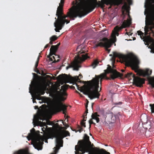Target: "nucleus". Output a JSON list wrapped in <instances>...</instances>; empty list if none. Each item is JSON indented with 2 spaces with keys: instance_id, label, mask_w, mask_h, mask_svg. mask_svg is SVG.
I'll return each mask as SVG.
<instances>
[{
  "instance_id": "36",
  "label": "nucleus",
  "mask_w": 154,
  "mask_h": 154,
  "mask_svg": "<svg viewBox=\"0 0 154 154\" xmlns=\"http://www.w3.org/2000/svg\"><path fill=\"white\" fill-rule=\"evenodd\" d=\"M49 47V45H48L47 44L46 45V46H45V48H46L48 47Z\"/></svg>"
},
{
  "instance_id": "2",
  "label": "nucleus",
  "mask_w": 154,
  "mask_h": 154,
  "mask_svg": "<svg viewBox=\"0 0 154 154\" xmlns=\"http://www.w3.org/2000/svg\"><path fill=\"white\" fill-rule=\"evenodd\" d=\"M107 66V69L104 70V73L100 75H96L92 80L88 82V83L87 85H84L82 87H80L75 83V85L77 87V89L84 94L88 95L91 100L95 98H99L100 94L98 92V90L99 87V83L100 82L101 85V80L106 76V74L109 73H112L110 76L112 79L123 75L122 74L112 69L109 65H108Z\"/></svg>"
},
{
  "instance_id": "53",
  "label": "nucleus",
  "mask_w": 154,
  "mask_h": 154,
  "mask_svg": "<svg viewBox=\"0 0 154 154\" xmlns=\"http://www.w3.org/2000/svg\"><path fill=\"white\" fill-rule=\"evenodd\" d=\"M66 121H67H67H68V120H66Z\"/></svg>"
},
{
  "instance_id": "5",
  "label": "nucleus",
  "mask_w": 154,
  "mask_h": 154,
  "mask_svg": "<svg viewBox=\"0 0 154 154\" xmlns=\"http://www.w3.org/2000/svg\"><path fill=\"white\" fill-rule=\"evenodd\" d=\"M91 117V118L88 121L89 128H91V124H94L93 120H95L97 123L99 122L102 125L109 126L110 125L114 124L116 119V115L110 111L102 112L100 115H98L97 113H92Z\"/></svg>"
},
{
  "instance_id": "44",
  "label": "nucleus",
  "mask_w": 154,
  "mask_h": 154,
  "mask_svg": "<svg viewBox=\"0 0 154 154\" xmlns=\"http://www.w3.org/2000/svg\"><path fill=\"white\" fill-rule=\"evenodd\" d=\"M68 117L67 116H66V118H65V120H66V118Z\"/></svg>"
},
{
  "instance_id": "9",
  "label": "nucleus",
  "mask_w": 154,
  "mask_h": 154,
  "mask_svg": "<svg viewBox=\"0 0 154 154\" xmlns=\"http://www.w3.org/2000/svg\"><path fill=\"white\" fill-rule=\"evenodd\" d=\"M34 129L30 130L31 132L26 137L28 140H31L33 146L38 150H41L42 149L44 138L39 134H36L34 132Z\"/></svg>"
},
{
  "instance_id": "12",
  "label": "nucleus",
  "mask_w": 154,
  "mask_h": 154,
  "mask_svg": "<svg viewBox=\"0 0 154 154\" xmlns=\"http://www.w3.org/2000/svg\"><path fill=\"white\" fill-rule=\"evenodd\" d=\"M70 134L67 131H62L53 134V137L55 138L56 147H54V152L50 154H56L60 147L63 146L62 139L64 137L69 136Z\"/></svg>"
},
{
  "instance_id": "45",
  "label": "nucleus",
  "mask_w": 154,
  "mask_h": 154,
  "mask_svg": "<svg viewBox=\"0 0 154 154\" xmlns=\"http://www.w3.org/2000/svg\"><path fill=\"white\" fill-rule=\"evenodd\" d=\"M91 107L92 109V108H93V104H92V105L91 106Z\"/></svg>"
},
{
  "instance_id": "18",
  "label": "nucleus",
  "mask_w": 154,
  "mask_h": 154,
  "mask_svg": "<svg viewBox=\"0 0 154 154\" xmlns=\"http://www.w3.org/2000/svg\"><path fill=\"white\" fill-rule=\"evenodd\" d=\"M60 44V43H58L56 45H52L50 50V56H52L53 55H54L57 58H60V57L58 55L55 54V53L56 52L58 49V46Z\"/></svg>"
},
{
  "instance_id": "37",
  "label": "nucleus",
  "mask_w": 154,
  "mask_h": 154,
  "mask_svg": "<svg viewBox=\"0 0 154 154\" xmlns=\"http://www.w3.org/2000/svg\"><path fill=\"white\" fill-rule=\"evenodd\" d=\"M35 109H38V106H35Z\"/></svg>"
},
{
  "instance_id": "35",
  "label": "nucleus",
  "mask_w": 154,
  "mask_h": 154,
  "mask_svg": "<svg viewBox=\"0 0 154 154\" xmlns=\"http://www.w3.org/2000/svg\"><path fill=\"white\" fill-rule=\"evenodd\" d=\"M127 34L128 35H131L132 34V33H130V32H128V33L127 32Z\"/></svg>"
},
{
  "instance_id": "33",
  "label": "nucleus",
  "mask_w": 154,
  "mask_h": 154,
  "mask_svg": "<svg viewBox=\"0 0 154 154\" xmlns=\"http://www.w3.org/2000/svg\"><path fill=\"white\" fill-rule=\"evenodd\" d=\"M122 104V103L121 102H120L118 103H115V104L116 105H120V104Z\"/></svg>"
},
{
  "instance_id": "19",
  "label": "nucleus",
  "mask_w": 154,
  "mask_h": 154,
  "mask_svg": "<svg viewBox=\"0 0 154 154\" xmlns=\"http://www.w3.org/2000/svg\"><path fill=\"white\" fill-rule=\"evenodd\" d=\"M88 102H89L88 101L87 102L86 104L85 105V107H86V111L85 113V116H83V119L81 122V125L82 126H84V127H86V126H85V121L86 120L87 117H86V116H87V113H88Z\"/></svg>"
},
{
  "instance_id": "43",
  "label": "nucleus",
  "mask_w": 154,
  "mask_h": 154,
  "mask_svg": "<svg viewBox=\"0 0 154 154\" xmlns=\"http://www.w3.org/2000/svg\"><path fill=\"white\" fill-rule=\"evenodd\" d=\"M37 73H39V74H40V73L39 72H38V71H35Z\"/></svg>"
},
{
  "instance_id": "41",
  "label": "nucleus",
  "mask_w": 154,
  "mask_h": 154,
  "mask_svg": "<svg viewBox=\"0 0 154 154\" xmlns=\"http://www.w3.org/2000/svg\"><path fill=\"white\" fill-rule=\"evenodd\" d=\"M121 71L122 72H123L125 71V70L124 69H122L121 70Z\"/></svg>"
},
{
  "instance_id": "34",
  "label": "nucleus",
  "mask_w": 154,
  "mask_h": 154,
  "mask_svg": "<svg viewBox=\"0 0 154 154\" xmlns=\"http://www.w3.org/2000/svg\"><path fill=\"white\" fill-rule=\"evenodd\" d=\"M105 154H110V153L109 152H107L106 151L105 152ZM94 154H96L94 153Z\"/></svg>"
},
{
  "instance_id": "21",
  "label": "nucleus",
  "mask_w": 154,
  "mask_h": 154,
  "mask_svg": "<svg viewBox=\"0 0 154 154\" xmlns=\"http://www.w3.org/2000/svg\"><path fill=\"white\" fill-rule=\"evenodd\" d=\"M149 84L154 88V77L151 78L149 80Z\"/></svg>"
},
{
  "instance_id": "6",
  "label": "nucleus",
  "mask_w": 154,
  "mask_h": 154,
  "mask_svg": "<svg viewBox=\"0 0 154 154\" xmlns=\"http://www.w3.org/2000/svg\"><path fill=\"white\" fill-rule=\"evenodd\" d=\"M131 19H128L127 20L124 21L122 23V27H119L118 26L115 27L111 35L112 40L108 39L105 37L100 38L98 40H97L96 42L97 44L95 45L94 48H95L98 46L103 47L109 53L110 50L108 48L111 47L113 44L116 41V35L118 34L117 31L123 28L129 26L131 23Z\"/></svg>"
},
{
  "instance_id": "27",
  "label": "nucleus",
  "mask_w": 154,
  "mask_h": 154,
  "mask_svg": "<svg viewBox=\"0 0 154 154\" xmlns=\"http://www.w3.org/2000/svg\"><path fill=\"white\" fill-rule=\"evenodd\" d=\"M62 121V123L63 124V125L65 126L64 128L65 129H66L67 128H68L69 127V125H67L65 123L62 121Z\"/></svg>"
},
{
  "instance_id": "49",
  "label": "nucleus",
  "mask_w": 154,
  "mask_h": 154,
  "mask_svg": "<svg viewBox=\"0 0 154 154\" xmlns=\"http://www.w3.org/2000/svg\"><path fill=\"white\" fill-rule=\"evenodd\" d=\"M72 20H74V18H73V19H72Z\"/></svg>"
},
{
  "instance_id": "26",
  "label": "nucleus",
  "mask_w": 154,
  "mask_h": 154,
  "mask_svg": "<svg viewBox=\"0 0 154 154\" xmlns=\"http://www.w3.org/2000/svg\"><path fill=\"white\" fill-rule=\"evenodd\" d=\"M123 7L127 10V12L128 11V9L129 8V7L127 6L126 4H125Z\"/></svg>"
},
{
  "instance_id": "3",
  "label": "nucleus",
  "mask_w": 154,
  "mask_h": 154,
  "mask_svg": "<svg viewBox=\"0 0 154 154\" xmlns=\"http://www.w3.org/2000/svg\"><path fill=\"white\" fill-rule=\"evenodd\" d=\"M152 4H154V0H145L144 5V7L145 8L144 12L145 15H146V9L149 6H151ZM153 17L150 18L147 16H146L145 18V26L144 28L145 31L144 35L143 33L140 31H138L137 33L139 35L143 41L144 42L145 45H149L150 44L149 46L148 47V48L151 50V53H154V40L151 38L149 35L146 36L148 34V32L150 30L151 31V34L154 36V32L152 29L154 28V13L153 15Z\"/></svg>"
},
{
  "instance_id": "39",
  "label": "nucleus",
  "mask_w": 154,
  "mask_h": 154,
  "mask_svg": "<svg viewBox=\"0 0 154 154\" xmlns=\"http://www.w3.org/2000/svg\"><path fill=\"white\" fill-rule=\"evenodd\" d=\"M55 125L56 126V127H58L59 126V125L58 123H56Z\"/></svg>"
},
{
  "instance_id": "22",
  "label": "nucleus",
  "mask_w": 154,
  "mask_h": 154,
  "mask_svg": "<svg viewBox=\"0 0 154 154\" xmlns=\"http://www.w3.org/2000/svg\"><path fill=\"white\" fill-rule=\"evenodd\" d=\"M26 151L24 150H20L17 151L15 152L14 154H26Z\"/></svg>"
},
{
  "instance_id": "30",
  "label": "nucleus",
  "mask_w": 154,
  "mask_h": 154,
  "mask_svg": "<svg viewBox=\"0 0 154 154\" xmlns=\"http://www.w3.org/2000/svg\"><path fill=\"white\" fill-rule=\"evenodd\" d=\"M51 56H50V54H49V55L48 56V57L49 58V60L51 61H52L53 60L52 59V58L50 57Z\"/></svg>"
},
{
  "instance_id": "15",
  "label": "nucleus",
  "mask_w": 154,
  "mask_h": 154,
  "mask_svg": "<svg viewBox=\"0 0 154 154\" xmlns=\"http://www.w3.org/2000/svg\"><path fill=\"white\" fill-rule=\"evenodd\" d=\"M141 119L142 123L143 128L140 130L143 131L150 129L151 127V123L150 121L148 120L147 115L145 114L142 115Z\"/></svg>"
},
{
  "instance_id": "51",
  "label": "nucleus",
  "mask_w": 154,
  "mask_h": 154,
  "mask_svg": "<svg viewBox=\"0 0 154 154\" xmlns=\"http://www.w3.org/2000/svg\"><path fill=\"white\" fill-rule=\"evenodd\" d=\"M81 76V75H79V76Z\"/></svg>"
},
{
  "instance_id": "10",
  "label": "nucleus",
  "mask_w": 154,
  "mask_h": 154,
  "mask_svg": "<svg viewBox=\"0 0 154 154\" xmlns=\"http://www.w3.org/2000/svg\"><path fill=\"white\" fill-rule=\"evenodd\" d=\"M82 46L80 45L79 46L77 49V50L78 49H80V50L78 52L77 55L75 57V61L72 63V65H69L66 67V69L67 70L70 68L73 67V70L78 71L80 67V66L78 65V64L80 63L82 61H84L88 57L86 54H82L84 53V48L83 47L82 48Z\"/></svg>"
},
{
  "instance_id": "13",
  "label": "nucleus",
  "mask_w": 154,
  "mask_h": 154,
  "mask_svg": "<svg viewBox=\"0 0 154 154\" xmlns=\"http://www.w3.org/2000/svg\"><path fill=\"white\" fill-rule=\"evenodd\" d=\"M39 120L43 121V119L41 118L39 115L37 114V115H34L32 123L34 125V127L35 126H39L41 127L45 126H46L45 128L44 127L42 128V130L44 133L43 135H45L46 134L45 131L46 128H47V126L46 125V123L39 121Z\"/></svg>"
},
{
  "instance_id": "50",
  "label": "nucleus",
  "mask_w": 154,
  "mask_h": 154,
  "mask_svg": "<svg viewBox=\"0 0 154 154\" xmlns=\"http://www.w3.org/2000/svg\"><path fill=\"white\" fill-rule=\"evenodd\" d=\"M105 146H107V145H105Z\"/></svg>"
},
{
  "instance_id": "40",
  "label": "nucleus",
  "mask_w": 154,
  "mask_h": 154,
  "mask_svg": "<svg viewBox=\"0 0 154 154\" xmlns=\"http://www.w3.org/2000/svg\"><path fill=\"white\" fill-rule=\"evenodd\" d=\"M49 43L51 45L53 44V42H51V41L49 42Z\"/></svg>"
},
{
  "instance_id": "47",
  "label": "nucleus",
  "mask_w": 154,
  "mask_h": 154,
  "mask_svg": "<svg viewBox=\"0 0 154 154\" xmlns=\"http://www.w3.org/2000/svg\"><path fill=\"white\" fill-rule=\"evenodd\" d=\"M45 143H48V141H47V140H45Z\"/></svg>"
},
{
  "instance_id": "31",
  "label": "nucleus",
  "mask_w": 154,
  "mask_h": 154,
  "mask_svg": "<svg viewBox=\"0 0 154 154\" xmlns=\"http://www.w3.org/2000/svg\"><path fill=\"white\" fill-rule=\"evenodd\" d=\"M43 119V120H46V121L47 122V124H48V125H51V124L50 123L49 121H48L47 120L45 119Z\"/></svg>"
},
{
  "instance_id": "25",
  "label": "nucleus",
  "mask_w": 154,
  "mask_h": 154,
  "mask_svg": "<svg viewBox=\"0 0 154 154\" xmlns=\"http://www.w3.org/2000/svg\"><path fill=\"white\" fill-rule=\"evenodd\" d=\"M57 37L56 35H53L50 38V40L51 41H54L57 39Z\"/></svg>"
},
{
  "instance_id": "54",
  "label": "nucleus",
  "mask_w": 154,
  "mask_h": 154,
  "mask_svg": "<svg viewBox=\"0 0 154 154\" xmlns=\"http://www.w3.org/2000/svg\"><path fill=\"white\" fill-rule=\"evenodd\" d=\"M75 154H77L76 153V152H75Z\"/></svg>"
},
{
  "instance_id": "28",
  "label": "nucleus",
  "mask_w": 154,
  "mask_h": 154,
  "mask_svg": "<svg viewBox=\"0 0 154 154\" xmlns=\"http://www.w3.org/2000/svg\"><path fill=\"white\" fill-rule=\"evenodd\" d=\"M39 60V58L38 57L37 60V61H36V63H35V67L36 68L38 66Z\"/></svg>"
},
{
  "instance_id": "29",
  "label": "nucleus",
  "mask_w": 154,
  "mask_h": 154,
  "mask_svg": "<svg viewBox=\"0 0 154 154\" xmlns=\"http://www.w3.org/2000/svg\"><path fill=\"white\" fill-rule=\"evenodd\" d=\"M53 57L54 59V60L52 62V63H55L56 62H57L59 61L60 60L59 59L57 60V61H56L55 59V57L54 56H53Z\"/></svg>"
},
{
  "instance_id": "20",
  "label": "nucleus",
  "mask_w": 154,
  "mask_h": 154,
  "mask_svg": "<svg viewBox=\"0 0 154 154\" xmlns=\"http://www.w3.org/2000/svg\"><path fill=\"white\" fill-rule=\"evenodd\" d=\"M140 132L143 134H145L146 135L147 137H149L151 133L150 132V131H149V130H148L147 131L146 130L145 131H143L142 130H140Z\"/></svg>"
},
{
  "instance_id": "38",
  "label": "nucleus",
  "mask_w": 154,
  "mask_h": 154,
  "mask_svg": "<svg viewBox=\"0 0 154 154\" xmlns=\"http://www.w3.org/2000/svg\"><path fill=\"white\" fill-rule=\"evenodd\" d=\"M82 128H81L80 130H79V132L80 133L82 132Z\"/></svg>"
},
{
  "instance_id": "16",
  "label": "nucleus",
  "mask_w": 154,
  "mask_h": 154,
  "mask_svg": "<svg viewBox=\"0 0 154 154\" xmlns=\"http://www.w3.org/2000/svg\"><path fill=\"white\" fill-rule=\"evenodd\" d=\"M125 77L126 78L132 77L133 78L134 84L138 87H141L142 85L144 83V80L143 79L138 77H136L132 73H128L125 75Z\"/></svg>"
},
{
  "instance_id": "32",
  "label": "nucleus",
  "mask_w": 154,
  "mask_h": 154,
  "mask_svg": "<svg viewBox=\"0 0 154 154\" xmlns=\"http://www.w3.org/2000/svg\"><path fill=\"white\" fill-rule=\"evenodd\" d=\"M144 153H148V152H147V150L146 149H145V148L144 147Z\"/></svg>"
},
{
  "instance_id": "14",
  "label": "nucleus",
  "mask_w": 154,
  "mask_h": 154,
  "mask_svg": "<svg viewBox=\"0 0 154 154\" xmlns=\"http://www.w3.org/2000/svg\"><path fill=\"white\" fill-rule=\"evenodd\" d=\"M59 76L60 77V82L61 85H63L64 83H69L70 80H72L75 82H80L79 77L77 76L70 78L66 75H60Z\"/></svg>"
},
{
  "instance_id": "46",
  "label": "nucleus",
  "mask_w": 154,
  "mask_h": 154,
  "mask_svg": "<svg viewBox=\"0 0 154 154\" xmlns=\"http://www.w3.org/2000/svg\"><path fill=\"white\" fill-rule=\"evenodd\" d=\"M101 150L102 151H104V150L103 149H101Z\"/></svg>"
},
{
  "instance_id": "11",
  "label": "nucleus",
  "mask_w": 154,
  "mask_h": 154,
  "mask_svg": "<svg viewBox=\"0 0 154 154\" xmlns=\"http://www.w3.org/2000/svg\"><path fill=\"white\" fill-rule=\"evenodd\" d=\"M79 142H80L79 144L75 146V150L81 151L82 154H84L85 152H88L89 154L92 153L91 148L92 145L89 140V137L86 134H85L83 140L79 141Z\"/></svg>"
},
{
  "instance_id": "8",
  "label": "nucleus",
  "mask_w": 154,
  "mask_h": 154,
  "mask_svg": "<svg viewBox=\"0 0 154 154\" xmlns=\"http://www.w3.org/2000/svg\"><path fill=\"white\" fill-rule=\"evenodd\" d=\"M47 85L45 83L36 85L35 82L32 81L29 85V93H30L33 99V103H36L34 99L40 100L41 98L39 97L41 95H43L45 91L47 90Z\"/></svg>"
},
{
  "instance_id": "17",
  "label": "nucleus",
  "mask_w": 154,
  "mask_h": 154,
  "mask_svg": "<svg viewBox=\"0 0 154 154\" xmlns=\"http://www.w3.org/2000/svg\"><path fill=\"white\" fill-rule=\"evenodd\" d=\"M100 5L102 7L104 4L106 5H118L122 3L121 0H101L99 1Z\"/></svg>"
},
{
  "instance_id": "7",
  "label": "nucleus",
  "mask_w": 154,
  "mask_h": 154,
  "mask_svg": "<svg viewBox=\"0 0 154 154\" xmlns=\"http://www.w3.org/2000/svg\"><path fill=\"white\" fill-rule=\"evenodd\" d=\"M67 85H64L61 87L60 91H57V100L46 111L47 114H50L56 112H59L62 111L63 113L65 114V117H66V115L65 113L66 106L61 102V101H64L66 99V98L63 97V96L66 95L65 90L67 88Z\"/></svg>"
},
{
  "instance_id": "42",
  "label": "nucleus",
  "mask_w": 154,
  "mask_h": 154,
  "mask_svg": "<svg viewBox=\"0 0 154 154\" xmlns=\"http://www.w3.org/2000/svg\"><path fill=\"white\" fill-rule=\"evenodd\" d=\"M136 39V38H133V40H134Z\"/></svg>"
},
{
  "instance_id": "24",
  "label": "nucleus",
  "mask_w": 154,
  "mask_h": 154,
  "mask_svg": "<svg viewBox=\"0 0 154 154\" xmlns=\"http://www.w3.org/2000/svg\"><path fill=\"white\" fill-rule=\"evenodd\" d=\"M149 106L150 107V109L151 112L152 113H154V104H150Z\"/></svg>"
},
{
  "instance_id": "1",
  "label": "nucleus",
  "mask_w": 154,
  "mask_h": 154,
  "mask_svg": "<svg viewBox=\"0 0 154 154\" xmlns=\"http://www.w3.org/2000/svg\"><path fill=\"white\" fill-rule=\"evenodd\" d=\"M64 3V0H60L59 6L57 8L56 15L57 19L55 18L56 20L54 23L55 27L54 30L56 32H59V30L62 29L65 23L66 24L69 23V21L66 19L69 17L70 18H76L77 17L81 18L87 14L93 11L94 8L90 11L88 12V10L93 7V3L91 0H80V2L77 7L73 11H70L67 13V15L62 16V7Z\"/></svg>"
},
{
  "instance_id": "52",
  "label": "nucleus",
  "mask_w": 154,
  "mask_h": 154,
  "mask_svg": "<svg viewBox=\"0 0 154 154\" xmlns=\"http://www.w3.org/2000/svg\"><path fill=\"white\" fill-rule=\"evenodd\" d=\"M90 135H91V134H90Z\"/></svg>"
},
{
  "instance_id": "48",
  "label": "nucleus",
  "mask_w": 154,
  "mask_h": 154,
  "mask_svg": "<svg viewBox=\"0 0 154 154\" xmlns=\"http://www.w3.org/2000/svg\"><path fill=\"white\" fill-rule=\"evenodd\" d=\"M104 31H103V30H102V31H101V32H103Z\"/></svg>"
},
{
  "instance_id": "23",
  "label": "nucleus",
  "mask_w": 154,
  "mask_h": 154,
  "mask_svg": "<svg viewBox=\"0 0 154 154\" xmlns=\"http://www.w3.org/2000/svg\"><path fill=\"white\" fill-rule=\"evenodd\" d=\"M99 64L97 60H95L92 64V66L93 69L95 68Z\"/></svg>"
},
{
  "instance_id": "4",
  "label": "nucleus",
  "mask_w": 154,
  "mask_h": 154,
  "mask_svg": "<svg viewBox=\"0 0 154 154\" xmlns=\"http://www.w3.org/2000/svg\"><path fill=\"white\" fill-rule=\"evenodd\" d=\"M109 56H112L110 60L112 61L113 68L115 67L113 64V62L115 61V57H119L122 58L127 65L131 66L133 69H135V72H137L140 76L145 77L149 76L152 73V70L148 69H146L145 70L138 69L140 62L138 59L135 57H132L129 55H124L116 52H113L112 54H110Z\"/></svg>"
}]
</instances>
